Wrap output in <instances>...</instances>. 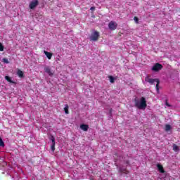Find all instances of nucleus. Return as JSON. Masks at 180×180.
Masks as SVG:
<instances>
[{
    "mask_svg": "<svg viewBox=\"0 0 180 180\" xmlns=\"http://www.w3.org/2000/svg\"><path fill=\"white\" fill-rule=\"evenodd\" d=\"M135 107L138 109H146L147 108V101L146 98L141 97L139 101L137 98H134Z\"/></svg>",
    "mask_w": 180,
    "mask_h": 180,
    "instance_id": "nucleus-1",
    "label": "nucleus"
},
{
    "mask_svg": "<svg viewBox=\"0 0 180 180\" xmlns=\"http://www.w3.org/2000/svg\"><path fill=\"white\" fill-rule=\"evenodd\" d=\"M145 81L146 82H148L150 84H154V82H157V84H156V91L158 92V91H160V88H158V86H160V79H151V78L146 77L145 78Z\"/></svg>",
    "mask_w": 180,
    "mask_h": 180,
    "instance_id": "nucleus-2",
    "label": "nucleus"
},
{
    "mask_svg": "<svg viewBox=\"0 0 180 180\" xmlns=\"http://www.w3.org/2000/svg\"><path fill=\"white\" fill-rule=\"evenodd\" d=\"M99 32L94 31L93 33H91L90 36V40L91 41H98V40L99 39Z\"/></svg>",
    "mask_w": 180,
    "mask_h": 180,
    "instance_id": "nucleus-3",
    "label": "nucleus"
},
{
    "mask_svg": "<svg viewBox=\"0 0 180 180\" xmlns=\"http://www.w3.org/2000/svg\"><path fill=\"white\" fill-rule=\"evenodd\" d=\"M162 68V65L161 63H155L153 66L151 70H152V71H154L155 72H158V71H161Z\"/></svg>",
    "mask_w": 180,
    "mask_h": 180,
    "instance_id": "nucleus-4",
    "label": "nucleus"
},
{
    "mask_svg": "<svg viewBox=\"0 0 180 180\" xmlns=\"http://www.w3.org/2000/svg\"><path fill=\"white\" fill-rule=\"evenodd\" d=\"M108 28L110 30H116L117 29V23L115 21H110L108 23Z\"/></svg>",
    "mask_w": 180,
    "mask_h": 180,
    "instance_id": "nucleus-5",
    "label": "nucleus"
},
{
    "mask_svg": "<svg viewBox=\"0 0 180 180\" xmlns=\"http://www.w3.org/2000/svg\"><path fill=\"white\" fill-rule=\"evenodd\" d=\"M37 5H39V0H33L30 3L29 8L30 9H34Z\"/></svg>",
    "mask_w": 180,
    "mask_h": 180,
    "instance_id": "nucleus-6",
    "label": "nucleus"
},
{
    "mask_svg": "<svg viewBox=\"0 0 180 180\" xmlns=\"http://www.w3.org/2000/svg\"><path fill=\"white\" fill-rule=\"evenodd\" d=\"M44 71L49 75V77H51L52 75H54V72L51 71V68L50 67L46 66L44 68Z\"/></svg>",
    "mask_w": 180,
    "mask_h": 180,
    "instance_id": "nucleus-7",
    "label": "nucleus"
},
{
    "mask_svg": "<svg viewBox=\"0 0 180 180\" xmlns=\"http://www.w3.org/2000/svg\"><path fill=\"white\" fill-rule=\"evenodd\" d=\"M118 172H120V174H126V175H129V174H130V172H129V170H127V169L124 167H120Z\"/></svg>",
    "mask_w": 180,
    "mask_h": 180,
    "instance_id": "nucleus-8",
    "label": "nucleus"
},
{
    "mask_svg": "<svg viewBox=\"0 0 180 180\" xmlns=\"http://www.w3.org/2000/svg\"><path fill=\"white\" fill-rule=\"evenodd\" d=\"M44 54L46 56L48 60H51V57H53V53L48 52L47 51H44Z\"/></svg>",
    "mask_w": 180,
    "mask_h": 180,
    "instance_id": "nucleus-9",
    "label": "nucleus"
},
{
    "mask_svg": "<svg viewBox=\"0 0 180 180\" xmlns=\"http://www.w3.org/2000/svg\"><path fill=\"white\" fill-rule=\"evenodd\" d=\"M80 129H82V130H83L84 131H88L89 126L88 124H82L80 125Z\"/></svg>",
    "mask_w": 180,
    "mask_h": 180,
    "instance_id": "nucleus-10",
    "label": "nucleus"
},
{
    "mask_svg": "<svg viewBox=\"0 0 180 180\" xmlns=\"http://www.w3.org/2000/svg\"><path fill=\"white\" fill-rule=\"evenodd\" d=\"M157 167L158 171H160L161 174H164L165 172V170H164V167H162V165L158 164Z\"/></svg>",
    "mask_w": 180,
    "mask_h": 180,
    "instance_id": "nucleus-11",
    "label": "nucleus"
},
{
    "mask_svg": "<svg viewBox=\"0 0 180 180\" xmlns=\"http://www.w3.org/2000/svg\"><path fill=\"white\" fill-rule=\"evenodd\" d=\"M17 75H18V77L20 78H23V77H25L24 74H23V72L20 70H18V72H17Z\"/></svg>",
    "mask_w": 180,
    "mask_h": 180,
    "instance_id": "nucleus-12",
    "label": "nucleus"
},
{
    "mask_svg": "<svg viewBox=\"0 0 180 180\" xmlns=\"http://www.w3.org/2000/svg\"><path fill=\"white\" fill-rule=\"evenodd\" d=\"M5 79L8 81V82H10L11 84H14L13 81H12V79L9 76H5Z\"/></svg>",
    "mask_w": 180,
    "mask_h": 180,
    "instance_id": "nucleus-13",
    "label": "nucleus"
},
{
    "mask_svg": "<svg viewBox=\"0 0 180 180\" xmlns=\"http://www.w3.org/2000/svg\"><path fill=\"white\" fill-rule=\"evenodd\" d=\"M69 108L70 107L67 104L65 105V107L64 108L65 113L66 115H68L70 113V112L68 111Z\"/></svg>",
    "mask_w": 180,
    "mask_h": 180,
    "instance_id": "nucleus-14",
    "label": "nucleus"
},
{
    "mask_svg": "<svg viewBox=\"0 0 180 180\" xmlns=\"http://www.w3.org/2000/svg\"><path fill=\"white\" fill-rule=\"evenodd\" d=\"M171 129H172L171 125H169V124L165 125V131H169V130H171Z\"/></svg>",
    "mask_w": 180,
    "mask_h": 180,
    "instance_id": "nucleus-15",
    "label": "nucleus"
},
{
    "mask_svg": "<svg viewBox=\"0 0 180 180\" xmlns=\"http://www.w3.org/2000/svg\"><path fill=\"white\" fill-rule=\"evenodd\" d=\"M51 150L52 153H54V151H56V143H52V145L51 146Z\"/></svg>",
    "mask_w": 180,
    "mask_h": 180,
    "instance_id": "nucleus-16",
    "label": "nucleus"
},
{
    "mask_svg": "<svg viewBox=\"0 0 180 180\" xmlns=\"http://www.w3.org/2000/svg\"><path fill=\"white\" fill-rule=\"evenodd\" d=\"M108 78H109L110 82H111V84H113L115 82V77H113V76H109Z\"/></svg>",
    "mask_w": 180,
    "mask_h": 180,
    "instance_id": "nucleus-17",
    "label": "nucleus"
},
{
    "mask_svg": "<svg viewBox=\"0 0 180 180\" xmlns=\"http://www.w3.org/2000/svg\"><path fill=\"white\" fill-rule=\"evenodd\" d=\"M0 147H5V143L4 142L1 136H0Z\"/></svg>",
    "mask_w": 180,
    "mask_h": 180,
    "instance_id": "nucleus-18",
    "label": "nucleus"
},
{
    "mask_svg": "<svg viewBox=\"0 0 180 180\" xmlns=\"http://www.w3.org/2000/svg\"><path fill=\"white\" fill-rule=\"evenodd\" d=\"M173 150H174V151H178V150H179V147H178V146H176V144H174Z\"/></svg>",
    "mask_w": 180,
    "mask_h": 180,
    "instance_id": "nucleus-19",
    "label": "nucleus"
},
{
    "mask_svg": "<svg viewBox=\"0 0 180 180\" xmlns=\"http://www.w3.org/2000/svg\"><path fill=\"white\" fill-rule=\"evenodd\" d=\"M51 141H52V144H56V138H54L53 136L50 138Z\"/></svg>",
    "mask_w": 180,
    "mask_h": 180,
    "instance_id": "nucleus-20",
    "label": "nucleus"
},
{
    "mask_svg": "<svg viewBox=\"0 0 180 180\" xmlns=\"http://www.w3.org/2000/svg\"><path fill=\"white\" fill-rule=\"evenodd\" d=\"M3 63H5V64H9V60L6 58H4L2 60Z\"/></svg>",
    "mask_w": 180,
    "mask_h": 180,
    "instance_id": "nucleus-21",
    "label": "nucleus"
},
{
    "mask_svg": "<svg viewBox=\"0 0 180 180\" xmlns=\"http://www.w3.org/2000/svg\"><path fill=\"white\" fill-rule=\"evenodd\" d=\"M4 49H5V46H4L2 43L0 42V51H4Z\"/></svg>",
    "mask_w": 180,
    "mask_h": 180,
    "instance_id": "nucleus-22",
    "label": "nucleus"
},
{
    "mask_svg": "<svg viewBox=\"0 0 180 180\" xmlns=\"http://www.w3.org/2000/svg\"><path fill=\"white\" fill-rule=\"evenodd\" d=\"M134 20L136 24H139V18H137L136 16H135L134 18Z\"/></svg>",
    "mask_w": 180,
    "mask_h": 180,
    "instance_id": "nucleus-23",
    "label": "nucleus"
},
{
    "mask_svg": "<svg viewBox=\"0 0 180 180\" xmlns=\"http://www.w3.org/2000/svg\"><path fill=\"white\" fill-rule=\"evenodd\" d=\"M95 6H92L90 8V11H91L92 12H94V11H95Z\"/></svg>",
    "mask_w": 180,
    "mask_h": 180,
    "instance_id": "nucleus-24",
    "label": "nucleus"
},
{
    "mask_svg": "<svg viewBox=\"0 0 180 180\" xmlns=\"http://www.w3.org/2000/svg\"><path fill=\"white\" fill-rule=\"evenodd\" d=\"M165 105H166V106H168L169 108L171 107V105H169V103H168L167 101H166Z\"/></svg>",
    "mask_w": 180,
    "mask_h": 180,
    "instance_id": "nucleus-25",
    "label": "nucleus"
},
{
    "mask_svg": "<svg viewBox=\"0 0 180 180\" xmlns=\"http://www.w3.org/2000/svg\"><path fill=\"white\" fill-rule=\"evenodd\" d=\"M126 164H128V165H129V164H130V162H129V160H127V161H126Z\"/></svg>",
    "mask_w": 180,
    "mask_h": 180,
    "instance_id": "nucleus-26",
    "label": "nucleus"
},
{
    "mask_svg": "<svg viewBox=\"0 0 180 180\" xmlns=\"http://www.w3.org/2000/svg\"><path fill=\"white\" fill-rule=\"evenodd\" d=\"M112 108L110 109V113H112Z\"/></svg>",
    "mask_w": 180,
    "mask_h": 180,
    "instance_id": "nucleus-27",
    "label": "nucleus"
}]
</instances>
